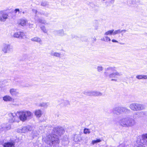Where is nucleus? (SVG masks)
I'll list each match as a JSON object with an SVG mask.
<instances>
[{
  "label": "nucleus",
  "instance_id": "obj_1",
  "mask_svg": "<svg viewBox=\"0 0 147 147\" xmlns=\"http://www.w3.org/2000/svg\"><path fill=\"white\" fill-rule=\"evenodd\" d=\"M53 132L55 134L49 135L46 137H43V140L47 144L51 146L54 145L59 143V141L57 135L61 136L64 132L63 129L61 127L57 126L53 129Z\"/></svg>",
  "mask_w": 147,
  "mask_h": 147
},
{
  "label": "nucleus",
  "instance_id": "obj_2",
  "mask_svg": "<svg viewBox=\"0 0 147 147\" xmlns=\"http://www.w3.org/2000/svg\"><path fill=\"white\" fill-rule=\"evenodd\" d=\"M119 121L117 122L119 125L125 127H132L136 123L135 119L129 117L121 118L119 117Z\"/></svg>",
  "mask_w": 147,
  "mask_h": 147
},
{
  "label": "nucleus",
  "instance_id": "obj_3",
  "mask_svg": "<svg viewBox=\"0 0 147 147\" xmlns=\"http://www.w3.org/2000/svg\"><path fill=\"white\" fill-rule=\"evenodd\" d=\"M116 67H109L105 68L104 72L105 76L106 78H117V76H119L122 75L120 72L116 70Z\"/></svg>",
  "mask_w": 147,
  "mask_h": 147
},
{
  "label": "nucleus",
  "instance_id": "obj_4",
  "mask_svg": "<svg viewBox=\"0 0 147 147\" xmlns=\"http://www.w3.org/2000/svg\"><path fill=\"white\" fill-rule=\"evenodd\" d=\"M17 113L19 115V118L22 121H25L31 119L32 115L31 112L29 111H18Z\"/></svg>",
  "mask_w": 147,
  "mask_h": 147
},
{
  "label": "nucleus",
  "instance_id": "obj_5",
  "mask_svg": "<svg viewBox=\"0 0 147 147\" xmlns=\"http://www.w3.org/2000/svg\"><path fill=\"white\" fill-rule=\"evenodd\" d=\"M112 111L114 114L119 115L122 113L129 112L130 111V110L125 107L118 106L113 108Z\"/></svg>",
  "mask_w": 147,
  "mask_h": 147
},
{
  "label": "nucleus",
  "instance_id": "obj_6",
  "mask_svg": "<svg viewBox=\"0 0 147 147\" xmlns=\"http://www.w3.org/2000/svg\"><path fill=\"white\" fill-rule=\"evenodd\" d=\"M129 108L134 111H138L145 109L144 106L142 104L137 103H132L129 106Z\"/></svg>",
  "mask_w": 147,
  "mask_h": 147
},
{
  "label": "nucleus",
  "instance_id": "obj_7",
  "mask_svg": "<svg viewBox=\"0 0 147 147\" xmlns=\"http://www.w3.org/2000/svg\"><path fill=\"white\" fill-rule=\"evenodd\" d=\"M16 113H10L8 114L9 118H8L9 121L10 123H13L14 122H18V117H17V114Z\"/></svg>",
  "mask_w": 147,
  "mask_h": 147
},
{
  "label": "nucleus",
  "instance_id": "obj_8",
  "mask_svg": "<svg viewBox=\"0 0 147 147\" xmlns=\"http://www.w3.org/2000/svg\"><path fill=\"white\" fill-rule=\"evenodd\" d=\"M12 50V47L10 45L5 43L3 44L2 51L4 53H9Z\"/></svg>",
  "mask_w": 147,
  "mask_h": 147
},
{
  "label": "nucleus",
  "instance_id": "obj_9",
  "mask_svg": "<svg viewBox=\"0 0 147 147\" xmlns=\"http://www.w3.org/2000/svg\"><path fill=\"white\" fill-rule=\"evenodd\" d=\"M9 16L8 13L3 10L0 11V21L4 22L8 18Z\"/></svg>",
  "mask_w": 147,
  "mask_h": 147
},
{
  "label": "nucleus",
  "instance_id": "obj_10",
  "mask_svg": "<svg viewBox=\"0 0 147 147\" xmlns=\"http://www.w3.org/2000/svg\"><path fill=\"white\" fill-rule=\"evenodd\" d=\"M32 127L29 125H27L23 127L22 129H18L17 131L19 133H25L32 129Z\"/></svg>",
  "mask_w": 147,
  "mask_h": 147
},
{
  "label": "nucleus",
  "instance_id": "obj_11",
  "mask_svg": "<svg viewBox=\"0 0 147 147\" xmlns=\"http://www.w3.org/2000/svg\"><path fill=\"white\" fill-rule=\"evenodd\" d=\"M13 36L15 38H22L24 36V34L23 32H19L15 33L13 34Z\"/></svg>",
  "mask_w": 147,
  "mask_h": 147
},
{
  "label": "nucleus",
  "instance_id": "obj_12",
  "mask_svg": "<svg viewBox=\"0 0 147 147\" xmlns=\"http://www.w3.org/2000/svg\"><path fill=\"white\" fill-rule=\"evenodd\" d=\"M141 142L143 145H147V134L142 135Z\"/></svg>",
  "mask_w": 147,
  "mask_h": 147
},
{
  "label": "nucleus",
  "instance_id": "obj_13",
  "mask_svg": "<svg viewBox=\"0 0 147 147\" xmlns=\"http://www.w3.org/2000/svg\"><path fill=\"white\" fill-rule=\"evenodd\" d=\"M18 24L19 25H20L22 26H24L26 25L28 22V21L26 19H22L19 20L18 22Z\"/></svg>",
  "mask_w": 147,
  "mask_h": 147
},
{
  "label": "nucleus",
  "instance_id": "obj_14",
  "mask_svg": "<svg viewBox=\"0 0 147 147\" xmlns=\"http://www.w3.org/2000/svg\"><path fill=\"white\" fill-rule=\"evenodd\" d=\"M53 32L55 34L60 36H63L64 35V32L63 30H55L53 31Z\"/></svg>",
  "mask_w": 147,
  "mask_h": 147
},
{
  "label": "nucleus",
  "instance_id": "obj_15",
  "mask_svg": "<svg viewBox=\"0 0 147 147\" xmlns=\"http://www.w3.org/2000/svg\"><path fill=\"white\" fill-rule=\"evenodd\" d=\"M10 94L12 95L16 96L19 94V92L17 89L12 88L10 90Z\"/></svg>",
  "mask_w": 147,
  "mask_h": 147
},
{
  "label": "nucleus",
  "instance_id": "obj_16",
  "mask_svg": "<svg viewBox=\"0 0 147 147\" xmlns=\"http://www.w3.org/2000/svg\"><path fill=\"white\" fill-rule=\"evenodd\" d=\"M31 40L33 42H36L40 44L42 42V40L41 38L38 37H36L32 38Z\"/></svg>",
  "mask_w": 147,
  "mask_h": 147
},
{
  "label": "nucleus",
  "instance_id": "obj_17",
  "mask_svg": "<svg viewBox=\"0 0 147 147\" xmlns=\"http://www.w3.org/2000/svg\"><path fill=\"white\" fill-rule=\"evenodd\" d=\"M42 115V111L40 110H36L35 112V115L37 117H40Z\"/></svg>",
  "mask_w": 147,
  "mask_h": 147
},
{
  "label": "nucleus",
  "instance_id": "obj_18",
  "mask_svg": "<svg viewBox=\"0 0 147 147\" xmlns=\"http://www.w3.org/2000/svg\"><path fill=\"white\" fill-rule=\"evenodd\" d=\"M14 144L13 142H8L4 144V147H13Z\"/></svg>",
  "mask_w": 147,
  "mask_h": 147
},
{
  "label": "nucleus",
  "instance_id": "obj_19",
  "mask_svg": "<svg viewBox=\"0 0 147 147\" xmlns=\"http://www.w3.org/2000/svg\"><path fill=\"white\" fill-rule=\"evenodd\" d=\"M92 96H100L102 95V93L97 91H93Z\"/></svg>",
  "mask_w": 147,
  "mask_h": 147
},
{
  "label": "nucleus",
  "instance_id": "obj_20",
  "mask_svg": "<svg viewBox=\"0 0 147 147\" xmlns=\"http://www.w3.org/2000/svg\"><path fill=\"white\" fill-rule=\"evenodd\" d=\"M12 98L9 96H5L3 97V100L5 101H12Z\"/></svg>",
  "mask_w": 147,
  "mask_h": 147
},
{
  "label": "nucleus",
  "instance_id": "obj_21",
  "mask_svg": "<svg viewBox=\"0 0 147 147\" xmlns=\"http://www.w3.org/2000/svg\"><path fill=\"white\" fill-rule=\"evenodd\" d=\"M36 22L40 23L41 24H47V23L46 21L45 20L42 19H41L40 18H38L37 20H36Z\"/></svg>",
  "mask_w": 147,
  "mask_h": 147
},
{
  "label": "nucleus",
  "instance_id": "obj_22",
  "mask_svg": "<svg viewBox=\"0 0 147 147\" xmlns=\"http://www.w3.org/2000/svg\"><path fill=\"white\" fill-rule=\"evenodd\" d=\"M92 92L93 91H84V94L86 95L92 96L93 95Z\"/></svg>",
  "mask_w": 147,
  "mask_h": 147
},
{
  "label": "nucleus",
  "instance_id": "obj_23",
  "mask_svg": "<svg viewBox=\"0 0 147 147\" xmlns=\"http://www.w3.org/2000/svg\"><path fill=\"white\" fill-rule=\"evenodd\" d=\"M49 105V102H42L40 104L39 106L47 108Z\"/></svg>",
  "mask_w": 147,
  "mask_h": 147
},
{
  "label": "nucleus",
  "instance_id": "obj_24",
  "mask_svg": "<svg viewBox=\"0 0 147 147\" xmlns=\"http://www.w3.org/2000/svg\"><path fill=\"white\" fill-rule=\"evenodd\" d=\"M113 31L114 30H109L105 33L104 35L105 36H107L111 35L112 34L113 35Z\"/></svg>",
  "mask_w": 147,
  "mask_h": 147
},
{
  "label": "nucleus",
  "instance_id": "obj_25",
  "mask_svg": "<svg viewBox=\"0 0 147 147\" xmlns=\"http://www.w3.org/2000/svg\"><path fill=\"white\" fill-rule=\"evenodd\" d=\"M131 2L134 5H138L140 3V1L139 0H131Z\"/></svg>",
  "mask_w": 147,
  "mask_h": 147
},
{
  "label": "nucleus",
  "instance_id": "obj_26",
  "mask_svg": "<svg viewBox=\"0 0 147 147\" xmlns=\"http://www.w3.org/2000/svg\"><path fill=\"white\" fill-rule=\"evenodd\" d=\"M62 103L64 106H66L69 105V101L67 100H63Z\"/></svg>",
  "mask_w": 147,
  "mask_h": 147
},
{
  "label": "nucleus",
  "instance_id": "obj_27",
  "mask_svg": "<svg viewBox=\"0 0 147 147\" xmlns=\"http://www.w3.org/2000/svg\"><path fill=\"white\" fill-rule=\"evenodd\" d=\"M5 124H3L0 125V131H3L5 130Z\"/></svg>",
  "mask_w": 147,
  "mask_h": 147
},
{
  "label": "nucleus",
  "instance_id": "obj_28",
  "mask_svg": "<svg viewBox=\"0 0 147 147\" xmlns=\"http://www.w3.org/2000/svg\"><path fill=\"white\" fill-rule=\"evenodd\" d=\"M121 33V30L120 29L114 31L113 33V35H115L116 34Z\"/></svg>",
  "mask_w": 147,
  "mask_h": 147
},
{
  "label": "nucleus",
  "instance_id": "obj_29",
  "mask_svg": "<svg viewBox=\"0 0 147 147\" xmlns=\"http://www.w3.org/2000/svg\"><path fill=\"white\" fill-rule=\"evenodd\" d=\"M48 3L46 1H42L41 4V5L42 6H46L47 5H48Z\"/></svg>",
  "mask_w": 147,
  "mask_h": 147
},
{
  "label": "nucleus",
  "instance_id": "obj_30",
  "mask_svg": "<svg viewBox=\"0 0 147 147\" xmlns=\"http://www.w3.org/2000/svg\"><path fill=\"white\" fill-rule=\"evenodd\" d=\"M103 67L101 66H98L97 67V71L99 72H100L103 70Z\"/></svg>",
  "mask_w": 147,
  "mask_h": 147
},
{
  "label": "nucleus",
  "instance_id": "obj_31",
  "mask_svg": "<svg viewBox=\"0 0 147 147\" xmlns=\"http://www.w3.org/2000/svg\"><path fill=\"white\" fill-rule=\"evenodd\" d=\"M74 140L76 142H77L79 140V138H78V136L76 135L74 136Z\"/></svg>",
  "mask_w": 147,
  "mask_h": 147
},
{
  "label": "nucleus",
  "instance_id": "obj_32",
  "mask_svg": "<svg viewBox=\"0 0 147 147\" xmlns=\"http://www.w3.org/2000/svg\"><path fill=\"white\" fill-rule=\"evenodd\" d=\"M41 29L42 30L43 32L46 33L47 32V30L46 29L45 26H43L40 27Z\"/></svg>",
  "mask_w": 147,
  "mask_h": 147
},
{
  "label": "nucleus",
  "instance_id": "obj_33",
  "mask_svg": "<svg viewBox=\"0 0 147 147\" xmlns=\"http://www.w3.org/2000/svg\"><path fill=\"white\" fill-rule=\"evenodd\" d=\"M84 132L85 134H89L90 133V131L89 129L87 128H85L84 129Z\"/></svg>",
  "mask_w": 147,
  "mask_h": 147
},
{
  "label": "nucleus",
  "instance_id": "obj_34",
  "mask_svg": "<svg viewBox=\"0 0 147 147\" xmlns=\"http://www.w3.org/2000/svg\"><path fill=\"white\" fill-rule=\"evenodd\" d=\"M143 75H138L136 76V78L139 80L143 79Z\"/></svg>",
  "mask_w": 147,
  "mask_h": 147
},
{
  "label": "nucleus",
  "instance_id": "obj_35",
  "mask_svg": "<svg viewBox=\"0 0 147 147\" xmlns=\"http://www.w3.org/2000/svg\"><path fill=\"white\" fill-rule=\"evenodd\" d=\"M5 130H9L11 128V126L9 124H8L7 125H5Z\"/></svg>",
  "mask_w": 147,
  "mask_h": 147
},
{
  "label": "nucleus",
  "instance_id": "obj_36",
  "mask_svg": "<svg viewBox=\"0 0 147 147\" xmlns=\"http://www.w3.org/2000/svg\"><path fill=\"white\" fill-rule=\"evenodd\" d=\"M61 55V53L57 52H55L54 54V56H55L57 57H60V56Z\"/></svg>",
  "mask_w": 147,
  "mask_h": 147
},
{
  "label": "nucleus",
  "instance_id": "obj_37",
  "mask_svg": "<svg viewBox=\"0 0 147 147\" xmlns=\"http://www.w3.org/2000/svg\"><path fill=\"white\" fill-rule=\"evenodd\" d=\"M38 13L41 14V15H44L46 16H47L48 15V14L47 13H45L44 11H41V12H38Z\"/></svg>",
  "mask_w": 147,
  "mask_h": 147
},
{
  "label": "nucleus",
  "instance_id": "obj_38",
  "mask_svg": "<svg viewBox=\"0 0 147 147\" xmlns=\"http://www.w3.org/2000/svg\"><path fill=\"white\" fill-rule=\"evenodd\" d=\"M17 12H19V13H21L22 12L21 11H20V10L19 9H16L14 10V12L15 13H16Z\"/></svg>",
  "mask_w": 147,
  "mask_h": 147
},
{
  "label": "nucleus",
  "instance_id": "obj_39",
  "mask_svg": "<svg viewBox=\"0 0 147 147\" xmlns=\"http://www.w3.org/2000/svg\"><path fill=\"white\" fill-rule=\"evenodd\" d=\"M105 38L106 39V42L110 41L111 40V39L108 36H105Z\"/></svg>",
  "mask_w": 147,
  "mask_h": 147
},
{
  "label": "nucleus",
  "instance_id": "obj_40",
  "mask_svg": "<svg viewBox=\"0 0 147 147\" xmlns=\"http://www.w3.org/2000/svg\"><path fill=\"white\" fill-rule=\"evenodd\" d=\"M32 12L33 13H34L36 14H37V11L36 9H32Z\"/></svg>",
  "mask_w": 147,
  "mask_h": 147
},
{
  "label": "nucleus",
  "instance_id": "obj_41",
  "mask_svg": "<svg viewBox=\"0 0 147 147\" xmlns=\"http://www.w3.org/2000/svg\"><path fill=\"white\" fill-rule=\"evenodd\" d=\"M55 53L53 51H51L50 52V54L51 56H54Z\"/></svg>",
  "mask_w": 147,
  "mask_h": 147
},
{
  "label": "nucleus",
  "instance_id": "obj_42",
  "mask_svg": "<svg viewBox=\"0 0 147 147\" xmlns=\"http://www.w3.org/2000/svg\"><path fill=\"white\" fill-rule=\"evenodd\" d=\"M119 147H126V146L124 144H122L119 145Z\"/></svg>",
  "mask_w": 147,
  "mask_h": 147
},
{
  "label": "nucleus",
  "instance_id": "obj_43",
  "mask_svg": "<svg viewBox=\"0 0 147 147\" xmlns=\"http://www.w3.org/2000/svg\"><path fill=\"white\" fill-rule=\"evenodd\" d=\"M96 143H97V142L96 140H93L92 141V143L93 144H94Z\"/></svg>",
  "mask_w": 147,
  "mask_h": 147
},
{
  "label": "nucleus",
  "instance_id": "obj_44",
  "mask_svg": "<svg viewBox=\"0 0 147 147\" xmlns=\"http://www.w3.org/2000/svg\"><path fill=\"white\" fill-rule=\"evenodd\" d=\"M143 79H147V75H143Z\"/></svg>",
  "mask_w": 147,
  "mask_h": 147
},
{
  "label": "nucleus",
  "instance_id": "obj_45",
  "mask_svg": "<svg viewBox=\"0 0 147 147\" xmlns=\"http://www.w3.org/2000/svg\"><path fill=\"white\" fill-rule=\"evenodd\" d=\"M113 42H118V41L115 39H113L112 40Z\"/></svg>",
  "mask_w": 147,
  "mask_h": 147
},
{
  "label": "nucleus",
  "instance_id": "obj_46",
  "mask_svg": "<svg viewBox=\"0 0 147 147\" xmlns=\"http://www.w3.org/2000/svg\"><path fill=\"white\" fill-rule=\"evenodd\" d=\"M96 140V141L97 142V143H98V142H100L101 141V140L100 139H97Z\"/></svg>",
  "mask_w": 147,
  "mask_h": 147
},
{
  "label": "nucleus",
  "instance_id": "obj_47",
  "mask_svg": "<svg viewBox=\"0 0 147 147\" xmlns=\"http://www.w3.org/2000/svg\"><path fill=\"white\" fill-rule=\"evenodd\" d=\"M101 40L102 41H106V39L105 38V37L101 39Z\"/></svg>",
  "mask_w": 147,
  "mask_h": 147
},
{
  "label": "nucleus",
  "instance_id": "obj_48",
  "mask_svg": "<svg viewBox=\"0 0 147 147\" xmlns=\"http://www.w3.org/2000/svg\"><path fill=\"white\" fill-rule=\"evenodd\" d=\"M140 113V115H145V112H141Z\"/></svg>",
  "mask_w": 147,
  "mask_h": 147
},
{
  "label": "nucleus",
  "instance_id": "obj_49",
  "mask_svg": "<svg viewBox=\"0 0 147 147\" xmlns=\"http://www.w3.org/2000/svg\"><path fill=\"white\" fill-rule=\"evenodd\" d=\"M126 30H121V32H126Z\"/></svg>",
  "mask_w": 147,
  "mask_h": 147
},
{
  "label": "nucleus",
  "instance_id": "obj_50",
  "mask_svg": "<svg viewBox=\"0 0 147 147\" xmlns=\"http://www.w3.org/2000/svg\"><path fill=\"white\" fill-rule=\"evenodd\" d=\"M111 81H117V80L115 79H112L111 80Z\"/></svg>",
  "mask_w": 147,
  "mask_h": 147
},
{
  "label": "nucleus",
  "instance_id": "obj_51",
  "mask_svg": "<svg viewBox=\"0 0 147 147\" xmlns=\"http://www.w3.org/2000/svg\"><path fill=\"white\" fill-rule=\"evenodd\" d=\"M33 24H30L29 25V26L30 28H32V27Z\"/></svg>",
  "mask_w": 147,
  "mask_h": 147
},
{
  "label": "nucleus",
  "instance_id": "obj_52",
  "mask_svg": "<svg viewBox=\"0 0 147 147\" xmlns=\"http://www.w3.org/2000/svg\"><path fill=\"white\" fill-rule=\"evenodd\" d=\"M22 13L23 14H24L25 13V12L24 11H23L22 12Z\"/></svg>",
  "mask_w": 147,
  "mask_h": 147
},
{
  "label": "nucleus",
  "instance_id": "obj_53",
  "mask_svg": "<svg viewBox=\"0 0 147 147\" xmlns=\"http://www.w3.org/2000/svg\"><path fill=\"white\" fill-rule=\"evenodd\" d=\"M94 40H95V41H96V39L95 38H94Z\"/></svg>",
  "mask_w": 147,
  "mask_h": 147
},
{
  "label": "nucleus",
  "instance_id": "obj_54",
  "mask_svg": "<svg viewBox=\"0 0 147 147\" xmlns=\"http://www.w3.org/2000/svg\"><path fill=\"white\" fill-rule=\"evenodd\" d=\"M77 37V36H76V37H75V38H76V37Z\"/></svg>",
  "mask_w": 147,
  "mask_h": 147
}]
</instances>
